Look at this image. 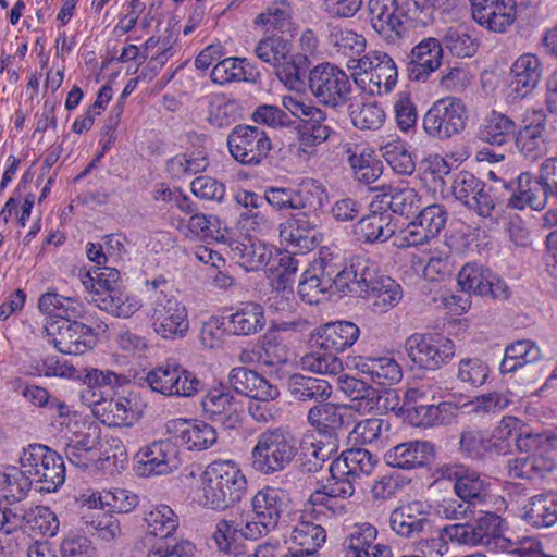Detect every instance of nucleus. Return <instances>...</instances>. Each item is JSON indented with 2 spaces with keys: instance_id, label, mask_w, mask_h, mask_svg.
Returning <instances> with one entry per match:
<instances>
[{
  "instance_id": "nucleus-1",
  "label": "nucleus",
  "mask_w": 557,
  "mask_h": 557,
  "mask_svg": "<svg viewBox=\"0 0 557 557\" xmlns=\"http://www.w3.org/2000/svg\"><path fill=\"white\" fill-rule=\"evenodd\" d=\"M246 487V478L234 461L215 460L201 472L195 500L203 508L224 510L243 498Z\"/></svg>"
},
{
  "instance_id": "nucleus-2",
  "label": "nucleus",
  "mask_w": 557,
  "mask_h": 557,
  "mask_svg": "<svg viewBox=\"0 0 557 557\" xmlns=\"http://www.w3.org/2000/svg\"><path fill=\"white\" fill-rule=\"evenodd\" d=\"M119 281L120 272L115 268L103 267L86 273L82 283L89 290L90 301L99 309L129 318L141 308V301L121 290Z\"/></svg>"
},
{
  "instance_id": "nucleus-3",
  "label": "nucleus",
  "mask_w": 557,
  "mask_h": 557,
  "mask_svg": "<svg viewBox=\"0 0 557 557\" xmlns=\"http://www.w3.org/2000/svg\"><path fill=\"white\" fill-rule=\"evenodd\" d=\"M298 453L297 440L282 428L261 432L251 450L252 467L262 474H274L286 469Z\"/></svg>"
},
{
  "instance_id": "nucleus-4",
  "label": "nucleus",
  "mask_w": 557,
  "mask_h": 557,
  "mask_svg": "<svg viewBox=\"0 0 557 557\" xmlns=\"http://www.w3.org/2000/svg\"><path fill=\"white\" fill-rule=\"evenodd\" d=\"M18 462L40 492H55L65 481L62 457L46 445L29 444L20 454Z\"/></svg>"
},
{
  "instance_id": "nucleus-5",
  "label": "nucleus",
  "mask_w": 557,
  "mask_h": 557,
  "mask_svg": "<svg viewBox=\"0 0 557 557\" xmlns=\"http://www.w3.org/2000/svg\"><path fill=\"white\" fill-rule=\"evenodd\" d=\"M467 107L456 97H444L429 108L422 119V127L429 137L449 139L460 134L467 125Z\"/></svg>"
},
{
  "instance_id": "nucleus-6",
  "label": "nucleus",
  "mask_w": 557,
  "mask_h": 557,
  "mask_svg": "<svg viewBox=\"0 0 557 557\" xmlns=\"http://www.w3.org/2000/svg\"><path fill=\"white\" fill-rule=\"evenodd\" d=\"M309 89L321 104L336 109L350 100L352 84L344 70L325 62L310 71Z\"/></svg>"
},
{
  "instance_id": "nucleus-7",
  "label": "nucleus",
  "mask_w": 557,
  "mask_h": 557,
  "mask_svg": "<svg viewBox=\"0 0 557 557\" xmlns=\"http://www.w3.org/2000/svg\"><path fill=\"white\" fill-rule=\"evenodd\" d=\"M282 103L285 110L301 122L299 149L307 154L312 153L313 148L324 143L331 134V128L325 124L326 113L298 96H285Z\"/></svg>"
},
{
  "instance_id": "nucleus-8",
  "label": "nucleus",
  "mask_w": 557,
  "mask_h": 557,
  "mask_svg": "<svg viewBox=\"0 0 557 557\" xmlns=\"http://www.w3.org/2000/svg\"><path fill=\"white\" fill-rule=\"evenodd\" d=\"M350 67L359 81L368 87H363L371 95H383L392 91L396 86L398 72L392 57L384 51L371 50L357 60Z\"/></svg>"
},
{
  "instance_id": "nucleus-9",
  "label": "nucleus",
  "mask_w": 557,
  "mask_h": 557,
  "mask_svg": "<svg viewBox=\"0 0 557 557\" xmlns=\"http://www.w3.org/2000/svg\"><path fill=\"white\" fill-rule=\"evenodd\" d=\"M149 306L148 317L152 330L163 339H181L189 330L186 306L174 295L157 294Z\"/></svg>"
},
{
  "instance_id": "nucleus-10",
  "label": "nucleus",
  "mask_w": 557,
  "mask_h": 557,
  "mask_svg": "<svg viewBox=\"0 0 557 557\" xmlns=\"http://www.w3.org/2000/svg\"><path fill=\"white\" fill-rule=\"evenodd\" d=\"M368 17L373 30L387 45H400L409 36L401 0H369Z\"/></svg>"
},
{
  "instance_id": "nucleus-11",
  "label": "nucleus",
  "mask_w": 557,
  "mask_h": 557,
  "mask_svg": "<svg viewBox=\"0 0 557 557\" xmlns=\"http://www.w3.org/2000/svg\"><path fill=\"white\" fill-rule=\"evenodd\" d=\"M148 386L163 396L193 397L203 389L196 374L176 362H165L146 375Z\"/></svg>"
},
{
  "instance_id": "nucleus-12",
  "label": "nucleus",
  "mask_w": 557,
  "mask_h": 557,
  "mask_svg": "<svg viewBox=\"0 0 557 557\" xmlns=\"http://www.w3.org/2000/svg\"><path fill=\"white\" fill-rule=\"evenodd\" d=\"M264 198L277 211L307 210L317 212L325 206L327 194L321 184L312 181L305 184L300 189L268 187L264 190Z\"/></svg>"
},
{
  "instance_id": "nucleus-13",
  "label": "nucleus",
  "mask_w": 557,
  "mask_h": 557,
  "mask_svg": "<svg viewBox=\"0 0 557 557\" xmlns=\"http://www.w3.org/2000/svg\"><path fill=\"white\" fill-rule=\"evenodd\" d=\"M231 156L244 165H258L269 154L272 144L262 128L236 125L227 136Z\"/></svg>"
},
{
  "instance_id": "nucleus-14",
  "label": "nucleus",
  "mask_w": 557,
  "mask_h": 557,
  "mask_svg": "<svg viewBox=\"0 0 557 557\" xmlns=\"http://www.w3.org/2000/svg\"><path fill=\"white\" fill-rule=\"evenodd\" d=\"M405 349L413 363L428 370H436L448 363L456 352L451 339L418 333L406 339Z\"/></svg>"
},
{
  "instance_id": "nucleus-15",
  "label": "nucleus",
  "mask_w": 557,
  "mask_h": 557,
  "mask_svg": "<svg viewBox=\"0 0 557 557\" xmlns=\"http://www.w3.org/2000/svg\"><path fill=\"white\" fill-rule=\"evenodd\" d=\"M258 59L269 64L285 85H293L299 78V69L293 53L292 41L283 36H268L255 47Z\"/></svg>"
},
{
  "instance_id": "nucleus-16",
  "label": "nucleus",
  "mask_w": 557,
  "mask_h": 557,
  "mask_svg": "<svg viewBox=\"0 0 557 557\" xmlns=\"http://www.w3.org/2000/svg\"><path fill=\"white\" fill-rule=\"evenodd\" d=\"M50 342L65 355H83L96 344L94 330L78 321H55L46 326Z\"/></svg>"
},
{
  "instance_id": "nucleus-17",
  "label": "nucleus",
  "mask_w": 557,
  "mask_h": 557,
  "mask_svg": "<svg viewBox=\"0 0 557 557\" xmlns=\"http://www.w3.org/2000/svg\"><path fill=\"white\" fill-rule=\"evenodd\" d=\"M429 506L420 500L401 504L389 513L391 530L403 539H417L432 533L433 521L429 518Z\"/></svg>"
},
{
  "instance_id": "nucleus-18",
  "label": "nucleus",
  "mask_w": 557,
  "mask_h": 557,
  "mask_svg": "<svg viewBox=\"0 0 557 557\" xmlns=\"http://www.w3.org/2000/svg\"><path fill=\"white\" fill-rule=\"evenodd\" d=\"M458 285L463 292L495 300H506L509 287L498 275L478 263H467L458 273Z\"/></svg>"
},
{
  "instance_id": "nucleus-19",
  "label": "nucleus",
  "mask_w": 557,
  "mask_h": 557,
  "mask_svg": "<svg viewBox=\"0 0 557 557\" xmlns=\"http://www.w3.org/2000/svg\"><path fill=\"white\" fill-rule=\"evenodd\" d=\"M280 238L301 253L314 249L321 242L317 221L301 210L280 224Z\"/></svg>"
},
{
  "instance_id": "nucleus-20",
  "label": "nucleus",
  "mask_w": 557,
  "mask_h": 557,
  "mask_svg": "<svg viewBox=\"0 0 557 557\" xmlns=\"http://www.w3.org/2000/svg\"><path fill=\"white\" fill-rule=\"evenodd\" d=\"M377 529L369 522L352 525L344 541L345 557H393L389 545L376 542Z\"/></svg>"
},
{
  "instance_id": "nucleus-21",
  "label": "nucleus",
  "mask_w": 557,
  "mask_h": 557,
  "mask_svg": "<svg viewBox=\"0 0 557 557\" xmlns=\"http://www.w3.org/2000/svg\"><path fill=\"white\" fill-rule=\"evenodd\" d=\"M503 188L510 193L508 207L522 210L529 207L533 210H543L549 198L541 177L533 178L529 173H521L516 182L503 183Z\"/></svg>"
},
{
  "instance_id": "nucleus-22",
  "label": "nucleus",
  "mask_w": 557,
  "mask_h": 557,
  "mask_svg": "<svg viewBox=\"0 0 557 557\" xmlns=\"http://www.w3.org/2000/svg\"><path fill=\"white\" fill-rule=\"evenodd\" d=\"M472 16L482 27L494 33H504L516 20L513 0H469Z\"/></svg>"
},
{
  "instance_id": "nucleus-23",
  "label": "nucleus",
  "mask_w": 557,
  "mask_h": 557,
  "mask_svg": "<svg viewBox=\"0 0 557 557\" xmlns=\"http://www.w3.org/2000/svg\"><path fill=\"white\" fill-rule=\"evenodd\" d=\"M334 270L335 287L357 297H360L379 275L375 264L364 256L352 257L347 267Z\"/></svg>"
},
{
  "instance_id": "nucleus-24",
  "label": "nucleus",
  "mask_w": 557,
  "mask_h": 557,
  "mask_svg": "<svg viewBox=\"0 0 557 557\" xmlns=\"http://www.w3.org/2000/svg\"><path fill=\"white\" fill-rule=\"evenodd\" d=\"M138 472L141 475H162L177 469L178 449L171 441H156L139 454Z\"/></svg>"
},
{
  "instance_id": "nucleus-25",
  "label": "nucleus",
  "mask_w": 557,
  "mask_h": 557,
  "mask_svg": "<svg viewBox=\"0 0 557 557\" xmlns=\"http://www.w3.org/2000/svg\"><path fill=\"white\" fill-rule=\"evenodd\" d=\"M524 125L516 133L515 145L519 153L530 161L545 156L548 149L545 115L534 112L524 120Z\"/></svg>"
},
{
  "instance_id": "nucleus-26",
  "label": "nucleus",
  "mask_w": 557,
  "mask_h": 557,
  "mask_svg": "<svg viewBox=\"0 0 557 557\" xmlns=\"http://www.w3.org/2000/svg\"><path fill=\"white\" fill-rule=\"evenodd\" d=\"M434 457L435 449L431 442L413 440L388 449L384 455V460L392 468L411 470L429 466Z\"/></svg>"
},
{
  "instance_id": "nucleus-27",
  "label": "nucleus",
  "mask_w": 557,
  "mask_h": 557,
  "mask_svg": "<svg viewBox=\"0 0 557 557\" xmlns=\"http://www.w3.org/2000/svg\"><path fill=\"white\" fill-rule=\"evenodd\" d=\"M408 77L412 82H425L442 63L443 46L433 37L424 38L416 45L409 55Z\"/></svg>"
},
{
  "instance_id": "nucleus-28",
  "label": "nucleus",
  "mask_w": 557,
  "mask_h": 557,
  "mask_svg": "<svg viewBox=\"0 0 557 557\" xmlns=\"http://www.w3.org/2000/svg\"><path fill=\"white\" fill-rule=\"evenodd\" d=\"M224 244L228 257L247 271H258L272 260V249L261 240L250 237L239 240L227 236Z\"/></svg>"
},
{
  "instance_id": "nucleus-29",
  "label": "nucleus",
  "mask_w": 557,
  "mask_h": 557,
  "mask_svg": "<svg viewBox=\"0 0 557 557\" xmlns=\"http://www.w3.org/2000/svg\"><path fill=\"white\" fill-rule=\"evenodd\" d=\"M231 387L238 394L255 400H275L280 396L276 385L271 384L258 372L245 367H237L228 374Z\"/></svg>"
},
{
  "instance_id": "nucleus-30",
  "label": "nucleus",
  "mask_w": 557,
  "mask_h": 557,
  "mask_svg": "<svg viewBox=\"0 0 557 557\" xmlns=\"http://www.w3.org/2000/svg\"><path fill=\"white\" fill-rule=\"evenodd\" d=\"M166 429L188 450H205L216 441L213 426L203 421L171 420Z\"/></svg>"
},
{
  "instance_id": "nucleus-31",
  "label": "nucleus",
  "mask_w": 557,
  "mask_h": 557,
  "mask_svg": "<svg viewBox=\"0 0 557 557\" xmlns=\"http://www.w3.org/2000/svg\"><path fill=\"white\" fill-rule=\"evenodd\" d=\"M334 272V267L324 261L306 270L298 284L300 298L309 305L319 304L325 293L335 286Z\"/></svg>"
},
{
  "instance_id": "nucleus-32",
  "label": "nucleus",
  "mask_w": 557,
  "mask_h": 557,
  "mask_svg": "<svg viewBox=\"0 0 557 557\" xmlns=\"http://www.w3.org/2000/svg\"><path fill=\"white\" fill-rule=\"evenodd\" d=\"M342 148L356 180L370 184L381 176L382 164L372 148L352 141L344 143Z\"/></svg>"
},
{
  "instance_id": "nucleus-33",
  "label": "nucleus",
  "mask_w": 557,
  "mask_h": 557,
  "mask_svg": "<svg viewBox=\"0 0 557 557\" xmlns=\"http://www.w3.org/2000/svg\"><path fill=\"white\" fill-rule=\"evenodd\" d=\"M177 230L186 238L225 243L227 226L213 214L194 213L188 219L178 221Z\"/></svg>"
},
{
  "instance_id": "nucleus-34",
  "label": "nucleus",
  "mask_w": 557,
  "mask_h": 557,
  "mask_svg": "<svg viewBox=\"0 0 557 557\" xmlns=\"http://www.w3.org/2000/svg\"><path fill=\"white\" fill-rule=\"evenodd\" d=\"M542 77V64L533 53L521 54L510 67L509 88L517 98H524L537 86Z\"/></svg>"
},
{
  "instance_id": "nucleus-35",
  "label": "nucleus",
  "mask_w": 557,
  "mask_h": 557,
  "mask_svg": "<svg viewBox=\"0 0 557 557\" xmlns=\"http://www.w3.org/2000/svg\"><path fill=\"white\" fill-rule=\"evenodd\" d=\"M360 297L369 301L372 312L381 314L398 305L403 288L392 277L379 274Z\"/></svg>"
},
{
  "instance_id": "nucleus-36",
  "label": "nucleus",
  "mask_w": 557,
  "mask_h": 557,
  "mask_svg": "<svg viewBox=\"0 0 557 557\" xmlns=\"http://www.w3.org/2000/svg\"><path fill=\"white\" fill-rule=\"evenodd\" d=\"M225 319L227 331L235 336L257 334L265 326L264 309L255 301L239 304Z\"/></svg>"
},
{
  "instance_id": "nucleus-37",
  "label": "nucleus",
  "mask_w": 557,
  "mask_h": 557,
  "mask_svg": "<svg viewBox=\"0 0 557 557\" xmlns=\"http://www.w3.org/2000/svg\"><path fill=\"white\" fill-rule=\"evenodd\" d=\"M354 493L355 486L350 483L338 482L331 476L321 490L310 496L312 513H323V509H326L332 515H343L346 512V507L343 504H337V498L346 499Z\"/></svg>"
},
{
  "instance_id": "nucleus-38",
  "label": "nucleus",
  "mask_w": 557,
  "mask_h": 557,
  "mask_svg": "<svg viewBox=\"0 0 557 557\" xmlns=\"http://www.w3.org/2000/svg\"><path fill=\"white\" fill-rule=\"evenodd\" d=\"M202 408L210 419L225 429H235L240 424L238 405L230 393L216 389L208 393L202 399Z\"/></svg>"
},
{
  "instance_id": "nucleus-39",
  "label": "nucleus",
  "mask_w": 557,
  "mask_h": 557,
  "mask_svg": "<svg viewBox=\"0 0 557 557\" xmlns=\"http://www.w3.org/2000/svg\"><path fill=\"white\" fill-rule=\"evenodd\" d=\"M396 224L392 212L384 210L377 212L372 210L371 213L362 216L355 226V234L366 243H383L394 237Z\"/></svg>"
},
{
  "instance_id": "nucleus-40",
  "label": "nucleus",
  "mask_w": 557,
  "mask_h": 557,
  "mask_svg": "<svg viewBox=\"0 0 557 557\" xmlns=\"http://www.w3.org/2000/svg\"><path fill=\"white\" fill-rule=\"evenodd\" d=\"M359 337V327L348 321L325 324L319 332L317 344L323 350L344 351L351 347Z\"/></svg>"
},
{
  "instance_id": "nucleus-41",
  "label": "nucleus",
  "mask_w": 557,
  "mask_h": 557,
  "mask_svg": "<svg viewBox=\"0 0 557 557\" xmlns=\"http://www.w3.org/2000/svg\"><path fill=\"white\" fill-rule=\"evenodd\" d=\"M455 494L474 507L485 505L491 497V483L475 471L465 470L454 484Z\"/></svg>"
},
{
  "instance_id": "nucleus-42",
  "label": "nucleus",
  "mask_w": 557,
  "mask_h": 557,
  "mask_svg": "<svg viewBox=\"0 0 557 557\" xmlns=\"http://www.w3.org/2000/svg\"><path fill=\"white\" fill-rule=\"evenodd\" d=\"M102 421L110 426H131L139 419L135 394L110 399L102 408Z\"/></svg>"
},
{
  "instance_id": "nucleus-43",
  "label": "nucleus",
  "mask_w": 557,
  "mask_h": 557,
  "mask_svg": "<svg viewBox=\"0 0 557 557\" xmlns=\"http://www.w3.org/2000/svg\"><path fill=\"white\" fill-rule=\"evenodd\" d=\"M287 386L290 396L299 401H324L332 395V386L327 381L298 373L288 379Z\"/></svg>"
},
{
  "instance_id": "nucleus-44",
  "label": "nucleus",
  "mask_w": 557,
  "mask_h": 557,
  "mask_svg": "<svg viewBox=\"0 0 557 557\" xmlns=\"http://www.w3.org/2000/svg\"><path fill=\"white\" fill-rule=\"evenodd\" d=\"M523 519L535 528H549L557 522V494L533 496L524 507Z\"/></svg>"
},
{
  "instance_id": "nucleus-45",
  "label": "nucleus",
  "mask_w": 557,
  "mask_h": 557,
  "mask_svg": "<svg viewBox=\"0 0 557 557\" xmlns=\"http://www.w3.org/2000/svg\"><path fill=\"white\" fill-rule=\"evenodd\" d=\"M356 367L379 385H393L403 377L400 366L391 357L360 358Z\"/></svg>"
},
{
  "instance_id": "nucleus-46",
  "label": "nucleus",
  "mask_w": 557,
  "mask_h": 557,
  "mask_svg": "<svg viewBox=\"0 0 557 557\" xmlns=\"http://www.w3.org/2000/svg\"><path fill=\"white\" fill-rule=\"evenodd\" d=\"M457 408L454 404L443 401L437 405H419L408 409L407 417L418 428L448 424L455 418Z\"/></svg>"
},
{
  "instance_id": "nucleus-47",
  "label": "nucleus",
  "mask_w": 557,
  "mask_h": 557,
  "mask_svg": "<svg viewBox=\"0 0 557 557\" xmlns=\"http://www.w3.org/2000/svg\"><path fill=\"white\" fill-rule=\"evenodd\" d=\"M382 191L383 201L387 203L392 213L408 214L420 206V197L408 182L384 185Z\"/></svg>"
},
{
  "instance_id": "nucleus-48",
  "label": "nucleus",
  "mask_w": 557,
  "mask_h": 557,
  "mask_svg": "<svg viewBox=\"0 0 557 557\" xmlns=\"http://www.w3.org/2000/svg\"><path fill=\"white\" fill-rule=\"evenodd\" d=\"M516 123L509 116L492 111L482 121L478 137L487 144L502 146L516 133Z\"/></svg>"
},
{
  "instance_id": "nucleus-49",
  "label": "nucleus",
  "mask_w": 557,
  "mask_h": 557,
  "mask_svg": "<svg viewBox=\"0 0 557 557\" xmlns=\"http://www.w3.org/2000/svg\"><path fill=\"white\" fill-rule=\"evenodd\" d=\"M251 505L253 515L276 528L285 506L283 492L270 486L263 487L256 493Z\"/></svg>"
},
{
  "instance_id": "nucleus-50",
  "label": "nucleus",
  "mask_w": 557,
  "mask_h": 557,
  "mask_svg": "<svg viewBox=\"0 0 557 557\" xmlns=\"http://www.w3.org/2000/svg\"><path fill=\"white\" fill-rule=\"evenodd\" d=\"M540 358L541 350L532 341H517L506 347L499 370L503 374L512 373Z\"/></svg>"
},
{
  "instance_id": "nucleus-51",
  "label": "nucleus",
  "mask_w": 557,
  "mask_h": 557,
  "mask_svg": "<svg viewBox=\"0 0 557 557\" xmlns=\"http://www.w3.org/2000/svg\"><path fill=\"white\" fill-rule=\"evenodd\" d=\"M327 41L335 53L355 60L356 55L366 50L367 40L364 36L342 26H331L327 35Z\"/></svg>"
},
{
  "instance_id": "nucleus-52",
  "label": "nucleus",
  "mask_w": 557,
  "mask_h": 557,
  "mask_svg": "<svg viewBox=\"0 0 557 557\" xmlns=\"http://www.w3.org/2000/svg\"><path fill=\"white\" fill-rule=\"evenodd\" d=\"M349 116L355 127L361 131H376L385 122L386 114L375 101H355L349 104Z\"/></svg>"
},
{
  "instance_id": "nucleus-53",
  "label": "nucleus",
  "mask_w": 557,
  "mask_h": 557,
  "mask_svg": "<svg viewBox=\"0 0 557 557\" xmlns=\"http://www.w3.org/2000/svg\"><path fill=\"white\" fill-rule=\"evenodd\" d=\"M292 542L298 546L293 552H317L326 541V532L320 524L309 521L307 517L294 527L290 534Z\"/></svg>"
},
{
  "instance_id": "nucleus-54",
  "label": "nucleus",
  "mask_w": 557,
  "mask_h": 557,
  "mask_svg": "<svg viewBox=\"0 0 557 557\" xmlns=\"http://www.w3.org/2000/svg\"><path fill=\"white\" fill-rule=\"evenodd\" d=\"M252 76V67L243 58H225L212 69L210 77L214 84L224 85L233 82H246Z\"/></svg>"
},
{
  "instance_id": "nucleus-55",
  "label": "nucleus",
  "mask_w": 557,
  "mask_h": 557,
  "mask_svg": "<svg viewBox=\"0 0 557 557\" xmlns=\"http://www.w3.org/2000/svg\"><path fill=\"white\" fill-rule=\"evenodd\" d=\"M293 14L292 4L288 1H275L255 18V24L263 25L268 30L292 33L294 29Z\"/></svg>"
},
{
  "instance_id": "nucleus-56",
  "label": "nucleus",
  "mask_w": 557,
  "mask_h": 557,
  "mask_svg": "<svg viewBox=\"0 0 557 557\" xmlns=\"http://www.w3.org/2000/svg\"><path fill=\"white\" fill-rule=\"evenodd\" d=\"M27 519V512L18 503L0 500V539L11 542L22 534V527ZM12 545V543H10Z\"/></svg>"
},
{
  "instance_id": "nucleus-57",
  "label": "nucleus",
  "mask_w": 557,
  "mask_h": 557,
  "mask_svg": "<svg viewBox=\"0 0 557 557\" xmlns=\"http://www.w3.org/2000/svg\"><path fill=\"white\" fill-rule=\"evenodd\" d=\"M490 443L488 433L478 429H467L460 434L459 449L466 457L481 460L494 456Z\"/></svg>"
},
{
  "instance_id": "nucleus-58",
  "label": "nucleus",
  "mask_w": 557,
  "mask_h": 557,
  "mask_svg": "<svg viewBox=\"0 0 557 557\" xmlns=\"http://www.w3.org/2000/svg\"><path fill=\"white\" fill-rule=\"evenodd\" d=\"M382 157L395 173L410 175L414 172L416 164L407 144L400 139H393L381 147Z\"/></svg>"
},
{
  "instance_id": "nucleus-59",
  "label": "nucleus",
  "mask_w": 557,
  "mask_h": 557,
  "mask_svg": "<svg viewBox=\"0 0 557 557\" xmlns=\"http://www.w3.org/2000/svg\"><path fill=\"white\" fill-rule=\"evenodd\" d=\"M147 530L154 536L163 540L171 535L178 527V517L168 505H159L146 513Z\"/></svg>"
},
{
  "instance_id": "nucleus-60",
  "label": "nucleus",
  "mask_w": 557,
  "mask_h": 557,
  "mask_svg": "<svg viewBox=\"0 0 557 557\" xmlns=\"http://www.w3.org/2000/svg\"><path fill=\"white\" fill-rule=\"evenodd\" d=\"M391 423L385 419H366L354 429L356 438L364 445L382 448L389 437Z\"/></svg>"
},
{
  "instance_id": "nucleus-61",
  "label": "nucleus",
  "mask_w": 557,
  "mask_h": 557,
  "mask_svg": "<svg viewBox=\"0 0 557 557\" xmlns=\"http://www.w3.org/2000/svg\"><path fill=\"white\" fill-rule=\"evenodd\" d=\"M553 469V462L537 457L510 459L507 462L508 474L512 479L535 480Z\"/></svg>"
},
{
  "instance_id": "nucleus-62",
  "label": "nucleus",
  "mask_w": 557,
  "mask_h": 557,
  "mask_svg": "<svg viewBox=\"0 0 557 557\" xmlns=\"http://www.w3.org/2000/svg\"><path fill=\"white\" fill-rule=\"evenodd\" d=\"M240 524L235 520L220 519L216 521L212 540L219 553L231 556L244 547L238 543Z\"/></svg>"
},
{
  "instance_id": "nucleus-63",
  "label": "nucleus",
  "mask_w": 557,
  "mask_h": 557,
  "mask_svg": "<svg viewBox=\"0 0 557 557\" xmlns=\"http://www.w3.org/2000/svg\"><path fill=\"white\" fill-rule=\"evenodd\" d=\"M208 166L207 159L200 153H181L168 160L165 169L174 180H182L203 172Z\"/></svg>"
},
{
  "instance_id": "nucleus-64",
  "label": "nucleus",
  "mask_w": 557,
  "mask_h": 557,
  "mask_svg": "<svg viewBox=\"0 0 557 557\" xmlns=\"http://www.w3.org/2000/svg\"><path fill=\"white\" fill-rule=\"evenodd\" d=\"M521 429V421L512 416H505L490 434V447L494 456L506 455L510 451V441L517 437Z\"/></svg>"
}]
</instances>
